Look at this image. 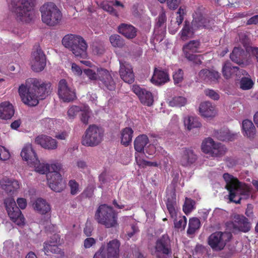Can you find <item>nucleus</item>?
I'll list each match as a JSON object with an SVG mask.
<instances>
[{
    "mask_svg": "<svg viewBox=\"0 0 258 258\" xmlns=\"http://www.w3.org/2000/svg\"><path fill=\"white\" fill-rule=\"evenodd\" d=\"M51 91V84L36 79H28L25 84H22L19 93L24 103L29 106H36L39 99L42 100Z\"/></svg>",
    "mask_w": 258,
    "mask_h": 258,
    "instance_id": "1",
    "label": "nucleus"
},
{
    "mask_svg": "<svg viewBox=\"0 0 258 258\" xmlns=\"http://www.w3.org/2000/svg\"><path fill=\"white\" fill-rule=\"evenodd\" d=\"M227 190L229 191V202L240 204L242 200L249 199L251 188L248 184L240 182L236 177L227 173Z\"/></svg>",
    "mask_w": 258,
    "mask_h": 258,
    "instance_id": "2",
    "label": "nucleus"
},
{
    "mask_svg": "<svg viewBox=\"0 0 258 258\" xmlns=\"http://www.w3.org/2000/svg\"><path fill=\"white\" fill-rule=\"evenodd\" d=\"M35 0H12L11 9L18 21L29 23L34 17Z\"/></svg>",
    "mask_w": 258,
    "mask_h": 258,
    "instance_id": "3",
    "label": "nucleus"
},
{
    "mask_svg": "<svg viewBox=\"0 0 258 258\" xmlns=\"http://www.w3.org/2000/svg\"><path fill=\"white\" fill-rule=\"evenodd\" d=\"M94 219L106 228H115L118 226L117 213L107 204H101L97 208Z\"/></svg>",
    "mask_w": 258,
    "mask_h": 258,
    "instance_id": "4",
    "label": "nucleus"
},
{
    "mask_svg": "<svg viewBox=\"0 0 258 258\" xmlns=\"http://www.w3.org/2000/svg\"><path fill=\"white\" fill-rule=\"evenodd\" d=\"M62 44L66 48L71 51L76 56L86 57L88 45L81 36L72 34H67L62 38Z\"/></svg>",
    "mask_w": 258,
    "mask_h": 258,
    "instance_id": "5",
    "label": "nucleus"
},
{
    "mask_svg": "<svg viewBox=\"0 0 258 258\" xmlns=\"http://www.w3.org/2000/svg\"><path fill=\"white\" fill-rule=\"evenodd\" d=\"M41 19L43 23L47 25L53 26L59 23L61 14L56 6L53 3L44 4L40 8Z\"/></svg>",
    "mask_w": 258,
    "mask_h": 258,
    "instance_id": "6",
    "label": "nucleus"
},
{
    "mask_svg": "<svg viewBox=\"0 0 258 258\" xmlns=\"http://www.w3.org/2000/svg\"><path fill=\"white\" fill-rule=\"evenodd\" d=\"M104 131L95 124L90 125L82 137V144L87 147H95L103 140Z\"/></svg>",
    "mask_w": 258,
    "mask_h": 258,
    "instance_id": "7",
    "label": "nucleus"
},
{
    "mask_svg": "<svg viewBox=\"0 0 258 258\" xmlns=\"http://www.w3.org/2000/svg\"><path fill=\"white\" fill-rule=\"evenodd\" d=\"M4 204L12 221L19 226L24 225V217L22 214L19 208L17 206L14 199L12 198H6L4 200Z\"/></svg>",
    "mask_w": 258,
    "mask_h": 258,
    "instance_id": "8",
    "label": "nucleus"
},
{
    "mask_svg": "<svg viewBox=\"0 0 258 258\" xmlns=\"http://www.w3.org/2000/svg\"><path fill=\"white\" fill-rule=\"evenodd\" d=\"M202 151L209 157H218L222 154L221 143L215 142L210 137L205 138L201 145Z\"/></svg>",
    "mask_w": 258,
    "mask_h": 258,
    "instance_id": "9",
    "label": "nucleus"
},
{
    "mask_svg": "<svg viewBox=\"0 0 258 258\" xmlns=\"http://www.w3.org/2000/svg\"><path fill=\"white\" fill-rule=\"evenodd\" d=\"M57 93L63 102H69L76 99L75 90L69 86L65 79H61L58 84Z\"/></svg>",
    "mask_w": 258,
    "mask_h": 258,
    "instance_id": "10",
    "label": "nucleus"
},
{
    "mask_svg": "<svg viewBox=\"0 0 258 258\" xmlns=\"http://www.w3.org/2000/svg\"><path fill=\"white\" fill-rule=\"evenodd\" d=\"M247 218L242 215H236L234 220L231 222H227V229H232L233 233L238 232H247L250 229V224Z\"/></svg>",
    "mask_w": 258,
    "mask_h": 258,
    "instance_id": "11",
    "label": "nucleus"
},
{
    "mask_svg": "<svg viewBox=\"0 0 258 258\" xmlns=\"http://www.w3.org/2000/svg\"><path fill=\"white\" fill-rule=\"evenodd\" d=\"M32 69L36 72L42 71L46 66V57L43 51L37 47L32 54L31 60Z\"/></svg>",
    "mask_w": 258,
    "mask_h": 258,
    "instance_id": "12",
    "label": "nucleus"
},
{
    "mask_svg": "<svg viewBox=\"0 0 258 258\" xmlns=\"http://www.w3.org/2000/svg\"><path fill=\"white\" fill-rule=\"evenodd\" d=\"M97 76L100 85L105 87L109 90L115 88V83L108 71L102 68L97 69Z\"/></svg>",
    "mask_w": 258,
    "mask_h": 258,
    "instance_id": "13",
    "label": "nucleus"
},
{
    "mask_svg": "<svg viewBox=\"0 0 258 258\" xmlns=\"http://www.w3.org/2000/svg\"><path fill=\"white\" fill-rule=\"evenodd\" d=\"M156 255L160 254L162 256H170L172 251L170 247V239L167 235L164 234L158 239L155 245Z\"/></svg>",
    "mask_w": 258,
    "mask_h": 258,
    "instance_id": "14",
    "label": "nucleus"
},
{
    "mask_svg": "<svg viewBox=\"0 0 258 258\" xmlns=\"http://www.w3.org/2000/svg\"><path fill=\"white\" fill-rule=\"evenodd\" d=\"M104 250L107 254V258H119L120 242L117 239H113L106 243L104 242Z\"/></svg>",
    "mask_w": 258,
    "mask_h": 258,
    "instance_id": "15",
    "label": "nucleus"
},
{
    "mask_svg": "<svg viewBox=\"0 0 258 258\" xmlns=\"http://www.w3.org/2000/svg\"><path fill=\"white\" fill-rule=\"evenodd\" d=\"M231 60L239 66L248 64V53L241 47H234L230 54Z\"/></svg>",
    "mask_w": 258,
    "mask_h": 258,
    "instance_id": "16",
    "label": "nucleus"
},
{
    "mask_svg": "<svg viewBox=\"0 0 258 258\" xmlns=\"http://www.w3.org/2000/svg\"><path fill=\"white\" fill-rule=\"evenodd\" d=\"M223 232H215L211 234L208 238V244L215 251L223 249L226 245V241L223 239Z\"/></svg>",
    "mask_w": 258,
    "mask_h": 258,
    "instance_id": "17",
    "label": "nucleus"
},
{
    "mask_svg": "<svg viewBox=\"0 0 258 258\" xmlns=\"http://www.w3.org/2000/svg\"><path fill=\"white\" fill-rule=\"evenodd\" d=\"M199 77L202 81L209 84H216L220 79L219 72L207 69L201 70L199 73Z\"/></svg>",
    "mask_w": 258,
    "mask_h": 258,
    "instance_id": "18",
    "label": "nucleus"
},
{
    "mask_svg": "<svg viewBox=\"0 0 258 258\" xmlns=\"http://www.w3.org/2000/svg\"><path fill=\"white\" fill-rule=\"evenodd\" d=\"M133 90L142 104L149 106L152 105L154 99L151 92L138 86H134Z\"/></svg>",
    "mask_w": 258,
    "mask_h": 258,
    "instance_id": "19",
    "label": "nucleus"
},
{
    "mask_svg": "<svg viewBox=\"0 0 258 258\" xmlns=\"http://www.w3.org/2000/svg\"><path fill=\"white\" fill-rule=\"evenodd\" d=\"M119 74L122 80L128 84H132L135 81V76L132 66L126 62L120 61Z\"/></svg>",
    "mask_w": 258,
    "mask_h": 258,
    "instance_id": "20",
    "label": "nucleus"
},
{
    "mask_svg": "<svg viewBox=\"0 0 258 258\" xmlns=\"http://www.w3.org/2000/svg\"><path fill=\"white\" fill-rule=\"evenodd\" d=\"M197 159L194 151L189 148H182L179 163L183 166L187 167L194 163Z\"/></svg>",
    "mask_w": 258,
    "mask_h": 258,
    "instance_id": "21",
    "label": "nucleus"
},
{
    "mask_svg": "<svg viewBox=\"0 0 258 258\" xmlns=\"http://www.w3.org/2000/svg\"><path fill=\"white\" fill-rule=\"evenodd\" d=\"M35 142L42 148L48 150H54L57 147V142L55 139L44 135L37 136L35 138Z\"/></svg>",
    "mask_w": 258,
    "mask_h": 258,
    "instance_id": "22",
    "label": "nucleus"
},
{
    "mask_svg": "<svg viewBox=\"0 0 258 258\" xmlns=\"http://www.w3.org/2000/svg\"><path fill=\"white\" fill-rule=\"evenodd\" d=\"M1 187L10 195L14 194L19 188V183L16 180L7 177L3 178L0 182Z\"/></svg>",
    "mask_w": 258,
    "mask_h": 258,
    "instance_id": "23",
    "label": "nucleus"
},
{
    "mask_svg": "<svg viewBox=\"0 0 258 258\" xmlns=\"http://www.w3.org/2000/svg\"><path fill=\"white\" fill-rule=\"evenodd\" d=\"M196 23H197L196 21H192L191 23L187 21L184 22L183 27L180 32V37L182 40H185L193 36L198 27L195 25Z\"/></svg>",
    "mask_w": 258,
    "mask_h": 258,
    "instance_id": "24",
    "label": "nucleus"
},
{
    "mask_svg": "<svg viewBox=\"0 0 258 258\" xmlns=\"http://www.w3.org/2000/svg\"><path fill=\"white\" fill-rule=\"evenodd\" d=\"M118 32L126 38L131 39L137 36V29L131 24L121 23L118 26Z\"/></svg>",
    "mask_w": 258,
    "mask_h": 258,
    "instance_id": "25",
    "label": "nucleus"
},
{
    "mask_svg": "<svg viewBox=\"0 0 258 258\" xmlns=\"http://www.w3.org/2000/svg\"><path fill=\"white\" fill-rule=\"evenodd\" d=\"M242 132L244 136L249 139H252L255 136L256 128L252 122L246 119L242 121Z\"/></svg>",
    "mask_w": 258,
    "mask_h": 258,
    "instance_id": "26",
    "label": "nucleus"
},
{
    "mask_svg": "<svg viewBox=\"0 0 258 258\" xmlns=\"http://www.w3.org/2000/svg\"><path fill=\"white\" fill-rule=\"evenodd\" d=\"M169 76L164 71L155 68L151 82L156 85H162L169 81Z\"/></svg>",
    "mask_w": 258,
    "mask_h": 258,
    "instance_id": "27",
    "label": "nucleus"
},
{
    "mask_svg": "<svg viewBox=\"0 0 258 258\" xmlns=\"http://www.w3.org/2000/svg\"><path fill=\"white\" fill-rule=\"evenodd\" d=\"M14 114V109L12 104L9 102H2L0 104V118L3 119H9Z\"/></svg>",
    "mask_w": 258,
    "mask_h": 258,
    "instance_id": "28",
    "label": "nucleus"
},
{
    "mask_svg": "<svg viewBox=\"0 0 258 258\" xmlns=\"http://www.w3.org/2000/svg\"><path fill=\"white\" fill-rule=\"evenodd\" d=\"M21 156L25 160L31 164L33 162H37L38 158L36 153L33 149L31 145H28L22 149Z\"/></svg>",
    "mask_w": 258,
    "mask_h": 258,
    "instance_id": "29",
    "label": "nucleus"
},
{
    "mask_svg": "<svg viewBox=\"0 0 258 258\" xmlns=\"http://www.w3.org/2000/svg\"><path fill=\"white\" fill-rule=\"evenodd\" d=\"M200 112L205 117H212L215 116L216 112L214 107L209 101H205L201 103L199 107Z\"/></svg>",
    "mask_w": 258,
    "mask_h": 258,
    "instance_id": "30",
    "label": "nucleus"
},
{
    "mask_svg": "<svg viewBox=\"0 0 258 258\" xmlns=\"http://www.w3.org/2000/svg\"><path fill=\"white\" fill-rule=\"evenodd\" d=\"M50 188L55 192H60L64 188V183L62 181L61 176L59 177H53L47 178Z\"/></svg>",
    "mask_w": 258,
    "mask_h": 258,
    "instance_id": "31",
    "label": "nucleus"
},
{
    "mask_svg": "<svg viewBox=\"0 0 258 258\" xmlns=\"http://www.w3.org/2000/svg\"><path fill=\"white\" fill-rule=\"evenodd\" d=\"M149 143V139L146 135H141L138 136L134 141V148L136 151L140 153H144L146 146Z\"/></svg>",
    "mask_w": 258,
    "mask_h": 258,
    "instance_id": "32",
    "label": "nucleus"
},
{
    "mask_svg": "<svg viewBox=\"0 0 258 258\" xmlns=\"http://www.w3.org/2000/svg\"><path fill=\"white\" fill-rule=\"evenodd\" d=\"M201 43L199 40H190L183 46L184 55L198 52Z\"/></svg>",
    "mask_w": 258,
    "mask_h": 258,
    "instance_id": "33",
    "label": "nucleus"
},
{
    "mask_svg": "<svg viewBox=\"0 0 258 258\" xmlns=\"http://www.w3.org/2000/svg\"><path fill=\"white\" fill-rule=\"evenodd\" d=\"M34 208L41 214H45L50 211L49 204L42 198H38L35 201Z\"/></svg>",
    "mask_w": 258,
    "mask_h": 258,
    "instance_id": "34",
    "label": "nucleus"
},
{
    "mask_svg": "<svg viewBox=\"0 0 258 258\" xmlns=\"http://www.w3.org/2000/svg\"><path fill=\"white\" fill-rule=\"evenodd\" d=\"M192 21H196L197 23L195 25L198 26L197 30L200 29H208L211 27V22L209 19L205 18L201 14H196L194 16Z\"/></svg>",
    "mask_w": 258,
    "mask_h": 258,
    "instance_id": "35",
    "label": "nucleus"
},
{
    "mask_svg": "<svg viewBox=\"0 0 258 258\" xmlns=\"http://www.w3.org/2000/svg\"><path fill=\"white\" fill-rule=\"evenodd\" d=\"M61 165L60 163H54L47 165V178L53 177H59L61 176L60 171L61 169Z\"/></svg>",
    "mask_w": 258,
    "mask_h": 258,
    "instance_id": "36",
    "label": "nucleus"
},
{
    "mask_svg": "<svg viewBox=\"0 0 258 258\" xmlns=\"http://www.w3.org/2000/svg\"><path fill=\"white\" fill-rule=\"evenodd\" d=\"M134 131L131 127H125L121 131V143L126 147L128 146L132 141Z\"/></svg>",
    "mask_w": 258,
    "mask_h": 258,
    "instance_id": "37",
    "label": "nucleus"
},
{
    "mask_svg": "<svg viewBox=\"0 0 258 258\" xmlns=\"http://www.w3.org/2000/svg\"><path fill=\"white\" fill-rule=\"evenodd\" d=\"M184 124L188 130L193 128L199 127L201 125V123L199 122L197 118L190 116L184 118Z\"/></svg>",
    "mask_w": 258,
    "mask_h": 258,
    "instance_id": "38",
    "label": "nucleus"
},
{
    "mask_svg": "<svg viewBox=\"0 0 258 258\" xmlns=\"http://www.w3.org/2000/svg\"><path fill=\"white\" fill-rule=\"evenodd\" d=\"M201 226L200 220L197 218H192L189 219L188 223V228L187 230L188 234H192L196 231L199 229Z\"/></svg>",
    "mask_w": 258,
    "mask_h": 258,
    "instance_id": "39",
    "label": "nucleus"
},
{
    "mask_svg": "<svg viewBox=\"0 0 258 258\" xmlns=\"http://www.w3.org/2000/svg\"><path fill=\"white\" fill-rule=\"evenodd\" d=\"M131 12L135 18H140L144 13V7L141 4L136 3L133 5Z\"/></svg>",
    "mask_w": 258,
    "mask_h": 258,
    "instance_id": "40",
    "label": "nucleus"
},
{
    "mask_svg": "<svg viewBox=\"0 0 258 258\" xmlns=\"http://www.w3.org/2000/svg\"><path fill=\"white\" fill-rule=\"evenodd\" d=\"M157 20L155 29L161 28V30H164L166 27V16L164 11L162 10L159 14Z\"/></svg>",
    "mask_w": 258,
    "mask_h": 258,
    "instance_id": "41",
    "label": "nucleus"
},
{
    "mask_svg": "<svg viewBox=\"0 0 258 258\" xmlns=\"http://www.w3.org/2000/svg\"><path fill=\"white\" fill-rule=\"evenodd\" d=\"M109 40L112 45L115 47H122L125 44L123 39L117 34L110 36Z\"/></svg>",
    "mask_w": 258,
    "mask_h": 258,
    "instance_id": "42",
    "label": "nucleus"
},
{
    "mask_svg": "<svg viewBox=\"0 0 258 258\" xmlns=\"http://www.w3.org/2000/svg\"><path fill=\"white\" fill-rule=\"evenodd\" d=\"M195 204L196 202L194 200L190 198H186L184 205H183V211L185 214L187 215L195 209L196 208Z\"/></svg>",
    "mask_w": 258,
    "mask_h": 258,
    "instance_id": "43",
    "label": "nucleus"
},
{
    "mask_svg": "<svg viewBox=\"0 0 258 258\" xmlns=\"http://www.w3.org/2000/svg\"><path fill=\"white\" fill-rule=\"evenodd\" d=\"M31 164L34 166L36 172L40 174H47L48 164L41 163L37 158V162H33Z\"/></svg>",
    "mask_w": 258,
    "mask_h": 258,
    "instance_id": "44",
    "label": "nucleus"
},
{
    "mask_svg": "<svg viewBox=\"0 0 258 258\" xmlns=\"http://www.w3.org/2000/svg\"><path fill=\"white\" fill-rule=\"evenodd\" d=\"M254 83L252 80L247 77H243L240 81V88L243 90H249L252 88Z\"/></svg>",
    "mask_w": 258,
    "mask_h": 258,
    "instance_id": "45",
    "label": "nucleus"
},
{
    "mask_svg": "<svg viewBox=\"0 0 258 258\" xmlns=\"http://www.w3.org/2000/svg\"><path fill=\"white\" fill-rule=\"evenodd\" d=\"M186 103V99L182 96H176L169 102L171 106L181 107L184 106Z\"/></svg>",
    "mask_w": 258,
    "mask_h": 258,
    "instance_id": "46",
    "label": "nucleus"
},
{
    "mask_svg": "<svg viewBox=\"0 0 258 258\" xmlns=\"http://www.w3.org/2000/svg\"><path fill=\"white\" fill-rule=\"evenodd\" d=\"M100 7L102 9L109 12L110 14L115 16H118L117 12L113 8L111 2L110 3L104 1L102 2L100 4Z\"/></svg>",
    "mask_w": 258,
    "mask_h": 258,
    "instance_id": "47",
    "label": "nucleus"
},
{
    "mask_svg": "<svg viewBox=\"0 0 258 258\" xmlns=\"http://www.w3.org/2000/svg\"><path fill=\"white\" fill-rule=\"evenodd\" d=\"M91 111L89 108H85V109L81 110V113L80 115V120L81 122L85 124H88L89 119L90 118Z\"/></svg>",
    "mask_w": 258,
    "mask_h": 258,
    "instance_id": "48",
    "label": "nucleus"
},
{
    "mask_svg": "<svg viewBox=\"0 0 258 258\" xmlns=\"http://www.w3.org/2000/svg\"><path fill=\"white\" fill-rule=\"evenodd\" d=\"M99 179L100 182V185L99 186V187L102 188L103 187V184L110 182L112 179V177L106 172H103L99 175Z\"/></svg>",
    "mask_w": 258,
    "mask_h": 258,
    "instance_id": "49",
    "label": "nucleus"
},
{
    "mask_svg": "<svg viewBox=\"0 0 258 258\" xmlns=\"http://www.w3.org/2000/svg\"><path fill=\"white\" fill-rule=\"evenodd\" d=\"M136 160L137 164L143 168L147 166L157 167L158 166V164L156 162L148 161L144 159H138L137 157L136 158Z\"/></svg>",
    "mask_w": 258,
    "mask_h": 258,
    "instance_id": "50",
    "label": "nucleus"
},
{
    "mask_svg": "<svg viewBox=\"0 0 258 258\" xmlns=\"http://www.w3.org/2000/svg\"><path fill=\"white\" fill-rule=\"evenodd\" d=\"M173 79L175 84L181 83L183 80V72L179 69L173 74Z\"/></svg>",
    "mask_w": 258,
    "mask_h": 258,
    "instance_id": "51",
    "label": "nucleus"
},
{
    "mask_svg": "<svg viewBox=\"0 0 258 258\" xmlns=\"http://www.w3.org/2000/svg\"><path fill=\"white\" fill-rule=\"evenodd\" d=\"M186 218L185 216L180 217L178 220L177 219L174 220V226L177 229H184L186 225Z\"/></svg>",
    "mask_w": 258,
    "mask_h": 258,
    "instance_id": "52",
    "label": "nucleus"
},
{
    "mask_svg": "<svg viewBox=\"0 0 258 258\" xmlns=\"http://www.w3.org/2000/svg\"><path fill=\"white\" fill-rule=\"evenodd\" d=\"M184 57L189 61H192L196 64H200L202 63L200 55H196L193 53L184 55Z\"/></svg>",
    "mask_w": 258,
    "mask_h": 258,
    "instance_id": "53",
    "label": "nucleus"
},
{
    "mask_svg": "<svg viewBox=\"0 0 258 258\" xmlns=\"http://www.w3.org/2000/svg\"><path fill=\"white\" fill-rule=\"evenodd\" d=\"M204 93L206 96L214 100H218L220 98L219 94L214 90L209 89H206L204 91Z\"/></svg>",
    "mask_w": 258,
    "mask_h": 258,
    "instance_id": "54",
    "label": "nucleus"
},
{
    "mask_svg": "<svg viewBox=\"0 0 258 258\" xmlns=\"http://www.w3.org/2000/svg\"><path fill=\"white\" fill-rule=\"evenodd\" d=\"M81 110L80 107L73 106L68 110V115L70 118H74Z\"/></svg>",
    "mask_w": 258,
    "mask_h": 258,
    "instance_id": "55",
    "label": "nucleus"
},
{
    "mask_svg": "<svg viewBox=\"0 0 258 258\" xmlns=\"http://www.w3.org/2000/svg\"><path fill=\"white\" fill-rule=\"evenodd\" d=\"M10 157L9 152L4 147L0 146V160H7Z\"/></svg>",
    "mask_w": 258,
    "mask_h": 258,
    "instance_id": "56",
    "label": "nucleus"
},
{
    "mask_svg": "<svg viewBox=\"0 0 258 258\" xmlns=\"http://www.w3.org/2000/svg\"><path fill=\"white\" fill-rule=\"evenodd\" d=\"M83 72L90 80H98L97 73H96L92 70L90 69H84Z\"/></svg>",
    "mask_w": 258,
    "mask_h": 258,
    "instance_id": "57",
    "label": "nucleus"
},
{
    "mask_svg": "<svg viewBox=\"0 0 258 258\" xmlns=\"http://www.w3.org/2000/svg\"><path fill=\"white\" fill-rule=\"evenodd\" d=\"M71 188V193L73 195H76L79 191V184L75 180H71L69 183Z\"/></svg>",
    "mask_w": 258,
    "mask_h": 258,
    "instance_id": "58",
    "label": "nucleus"
},
{
    "mask_svg": "<svg viewBox=\"0 0 258 258\" xmlns=\"http://www.w3.org/2000/svg\"><path fill=\"white\" fill-rule=\"evenodd\" d=\"M175 205H177L176 195L174 192H171L168 195L166 202V206L168 207Z\"/></svg>",
    "mask_w": 258,
    "mask_h": 258,
    "instance_id": "59",
    "label": "nucleus"
},
{
    "mask_svg": "<svg viewBox=\"0 0 258 258\" xmlns=\"http://www.w3.org/2000/svg\"><path fill=\"white\" fill-rule=\"evenodd\" d=\"M104 246H101L95 253L93 258H107V254L104 250Z\"/></svg>",
    "mask_w": 258,
    "mask_h": 258,
    "instance_id": "60",
    "label": "nucleus"
},
{
    "mask_svg": "<svg viewBox=\"0 0 258 258\" xmlns=\"http://www.w3.org/2000/svg\"><path fill=\"white\" fill-rule=\"evenodd\" d=\"M93 229L91 222L87 221L85 224V227L84 228V233L87 237L91 236L92 235Z\"/></svg>",
    "mask_w": 258,
    "mask_h": 258,
    "instance_id": "61",
    "label": "nucleus"
},
{
    "mask_svg": "<svg viewBox=\"0 0 258 258\" xmlns=\"http://www.w3.org/2000/svg\"><path fill=\"white\" fill-rule=\"evenodd\" d=\"M96 242V240L92 237H88L84 241V247L85 248H90L93 245H95Z\"/></svg>",
    "mask_w": 258,
    "mask_h": 258,
    "instance_id": "62",
    "label": "nucleus"
},
{
    "mask_svg": "<svg viewBox=\"0 0 258 258\" xmlns=\"http://www.w3.org/2000/svg\"><path fill=\"white\" fill-rule=\"evenodd\" d=\"M182 0H167V4L170 9L175 10L177 8Z\"/></svg>",
    "mask_w": 258,
    "mask_h": 258,
    "instance_id": "63",
    "label": "nucleus"
},
{
    "mask_svg": "<svg viewBox=\"0 0 258 258\" xmlns=\"http://www.w3.org/2000/svg\"><path fill=\"white\" fill-rule=\"evenodd\" d=\"M41 125L47 129H50L52 124V120L50 118H45L42 119L41 121Z\"/></svg>",
    "mask_w": 258,
    "mask_h": 258,
    "instance_id": "64",
    "label": "nucleus"
}]
</instances>
